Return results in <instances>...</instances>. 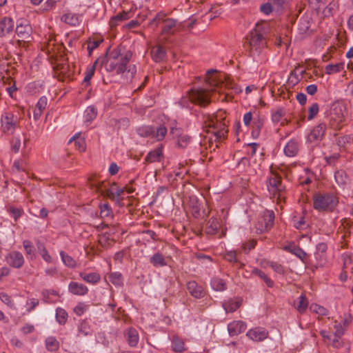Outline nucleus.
I'll return each mask as SVG.
<instances>
[{"instance_id":"79ce46f5","label":"nucleus","mask_w":353,"mask_h":353,"mask_svg":"<svg viewBox=\"0 0 353 353\" xmlns=\"http://www.w3.org/2000/svg\"><path fill=\"white\" fill-rule=\"evenodd\" d=\"M61 20L65 23L72 26H75L79 22L78 17L72 13H67L63 14L61 17Z\"/></svg>"},{"instance_id":"49530a36","label":"nucleus","mask_w":353,"mask_h":353,"mask_svg":"<svg viewBox=\"0 0 353 353\" xmlns=\"http://www.w3.org/2000/svg\"><path fill=\"white\" fill-rule=\"evenodd\" d=\"M56 318L60 324H65L68 319V313L62 308H57L56 310Z\"/></svg>"},{"instance_id":"473e14b6","label":"nucleus","mask_w":353,"mask_h":353,"mask_svg":"<svg viewBox=\"0 0 353 353\" xmlns=\"http://www.w3.org/2000/svg\"><path fill=\"white\" fill-rule=\"evenodd\" d=\"M224 258L225 260L230 263H236L238 268H241L244 266V263L239 261L236 258V251H228L225 255Z\"/></svg>"},{"instance_id":"72a5a7b5","label":"nucleus","mask_w":353,"mask_h":353,"mask_svg":"<svg viewBox=\"0 0 353 353\" xmlns=\"http://www.w3.org/2000/svg\"><path fill=\"white\" fill-rule=\"evenodd\" d=\"M212 288L216 291H223L227 289L226 283L220 278H214L211 281Z\"/></svg>"},{"instance_id":"ea45409f","label":"nucleus","mask_w":353,"mask_h":353,"mask_svg":"<svg viewBox=\"0 0 353 353\" xmlns=\"http://www.w3.org/2000/svg\"><path fill=\"white\" fill-rule=\"evenodd\" d=\"M310 310L319 316H326L328 314V310L325 307L316 303L311 304L310 306Z\"/></svg>"},{"instance_id":"20e7f679","label":"nucleus","mask_w":353,"mask_h":353,"mask_svg":"<svg viewBox=\"0 0 353 353\" xmlns=\"http://www.w3.org/2000/svg\"><path fill=\"white\" fill-rule=\"evenodd\" d=\"M207 132L211 133L209 137V148L215 150L219 147L218 143L225 139L228 134V125L225 122V112L219 110L216 114L209 117L205 121Z\"/></svg>"},{"instance_id":"b1692460","label":"nucleus","mask_w":353,"mask_h":353,"mask_svg":"<svg viewBox=\"0 0 353 353\" xmlns=\"http://www.w3.org/2000/svg\"><path fill=\"white\" fill-rule=\"evenodd\" d=\"M241 303L242 300L240 298L230 299L223 303V307L227 313L233 312L241 305Z\"/></svg>"},{"instance_id":"4be33fe9","label":"nucleus","mask_w":353,"mask_h":353,"mask_svg":"<svg viewBox=\"0 0 353 353\" xmlns=\"http://www.w3.org/2000/svg\"><path fill=\"white\" fill-rule=\"evenodd\" d=\"M125 337L126 339V341L128 343V345L130 347H136L139 343V336L138 331L133 327H129L128 328L125 333H124Z\"/></svg>"},{"instance_id":"cd10ccee","label":"nucleus","mask_w":353,"mask_h":353,"mask_svg":"<svg viewBox=\"0 0 353 353\" xmlns=\"http://www.w3.org/2000/svg\"><path fill=\"white\" fill-rule=\"evenodd\" d=\"M308 305L309 303L305 294H302L298 298L297 301L294 303L295 309L300 314H303L305 312L307 308L308 307Z\"/></svg>"},{"instance_id":"4d7b16f0","label":"nucleus","mask_w":353,"mask_h":353,"mask_svg":"<svg viewBox=\"0 0 353 353\" xmlns=\"http://www.w3.org/2000/svg\"><path fill=\"white\" fill-rule=\"evenodd\" d=\"M0 300L10 307H14V303L10 295L5 292L0 293Z\"/></svg>"},{"instance_id":"f03ea898","label":"nucleus","mask_w":353,"mask_h":353,"mask_svg":"<svg viewBox=\"0 0 353 353\" xmlns=\"http://www.w3.org/2000/svg\"><path fill=\"white\" fill-rule=\"evenodd\" d=\"M216 70H210L206 74V83L210 88V89H191L186 94L181 97L179 104L182 108H189L192 104H197L205 107L211 102V93L215 91V88L219 85V81L216 77L211 74L216 72Z\"/></svg>"},{"instance_id":"4c0bfd02","label":"nucleus","mask_w":353,"mask_h":353,"mask_svg":"<svg viewBox=\"0 0 353 353\" xmlns=\"http://www.w3.org/2000/svg\"><path fill=\"white\" fill-rule=\"evenodd\" d=\"M23 246L27 257H30L31 259H33L34 257V248L31 241L29 240H24L23 241Z\"/></svg>"},{"instance_id":"58836bf2","label":"nucleus","mask_w":353,"mask_h":353,"mask_svg":"<svg viewBox=\"0 0 353 353\" xmlns=\"http://www.w3.org/2000/svg\"><path fill=\"white\" fill-rule=\"evenodd\" d=\"M150 262L154 266H164L166 265L163 256L159 253L154 254L150 258Z\"/></svg>"},{"instance_id":"aec40b11","label":"nucleus","mask_w":353,"mask_h":353,"mask_svg":"<svg viewBox=\"0 0 353 353\" xmlns=\"http://www.w3.org/2000/svg\"><path fill=\"white\" fill-rule=\"evenodd\" d=\"M246 323L242 321H234L228 325L229 334L232 336H236L246 330Z\"/></svg>"},{"instance_id":"c9c22d12","label":"nucleus","mask_w":353,"mask_h":353,"mask_svg":"<svg viewBox=\"0 0 353 353\" xmlns=\"http://www.w3.org/2000/svg\"><path fill=\"white\" fill-rule=\"evenodd\" d=\"M172 349L176 352H181L185 350V343L182 339L178 336H173L172 339Z\"/></svg>"},{"instance_id":"ddd939ff","label":"nucleus","mask_w":353,"mask_h":353,"mask_svg":"<svg viewBox=\"0 0 353 353\" xmlns=\"http://www.w3.org/2000/svg\"><path fill=\"white\" fill-rule=\"evenodd\" d=\"M96 186L97 190L101 191L103 195L108 196L112 200H115L124 192V188L119 187L117 183L115 182L111 183L110 188L105 191L103 190V188L105 187L104 181L99 183L98 185H96Z\"/></svg>"},{"instance_id":"7ed1b4c3","label":"nucleus","mask_w":353,"mask_h":353,"mask_svg":"<svg viewBox=\"0 0 353 353\" xmlns=\"http://www.w3.org/2000/svg\"><path fill=\"white\" fill-rule=\"evenodd\" d=\"M132 53L130 50H125L121 47H117L107 52L104 57H100V66H104L107 72H115L122 74L126 72V67L131 59Z\"/></svg>"},{"instance_id":"f704fd0d","label":"nucleus","mask_w":353,"mask_h":353,"mask_svg":"<svg viewBox=\"0 0 353 353\" xmlns=\"http://www.w3.org/2000/svg\"><path fill=\"white\" fill-rule=\"evenodd\" d=\"M344 69L343 63H337L336 64H330L326 65L325 70L327 74H332L342 71Z\"/></svg>"},{"instance_id":"9b49d317","label":"nucleus","mask_w":353,"mask_h":353,"mask_svg":"<svg viewBox=\"0 0 353 353\" xmlns=\"http://www.w3.org/2000/svg\"><path fill=\"white\" fill-rule=\"evenodd\" d=\"M17 117L11 112H6L1 117V129L3 133L12 134L17 128Z\"/></svg>"},{"instance_id":"e433bc0d","label":"nucleus","mask_w":353,"mask_h":353,"mask_svg":"<svg viewBox=\"0 0 353 353\" xmlns=\"http://www.w3.org/2000/svg\"><path fill=\"white\" fill-rule=\"evenodd\" d=\"M60 255L61 256V259L63 263L69 268H73L77 265V263L75 260L68 254H67L65 252L61 251L60 252Z\"/></svg>"},{"instance_id":"39448f33","label":"nucleus","mask_w":353,"mask_h":353,"mask_svg":"<svg viewBox=\"0 0 353 353\" xmlns=\"http://www.w3.org/2000/svg\"><path fill=\"white\" fill-rule=\"evenodd\" d=\"M161 23L163 24L161 29L162 35H172L176 32L183 30V27H181V23L177 24L176 21L174 19L166 18V14L161 12L155 16L150 22L149 26L157 27Z\"/></svg>"},{"instance_id":"5fc2aeb1","label":"nucleus","mask_w":353,"mask_h":353,"mask_svg":"<svg viewBox=\"0 0 353 353\" xmlns=\"http://www.w3.org/2000/svg\"><path fill=\"white\" fill-rule=\"evenodd\" d=\"M97 114V110L93 106H89L85 110V118L87 121H92Z\"/></svg>"},{"instance_id":"393cba45","label":"nucleus","mask_w":353,"mask_h":353,"mask_svg":"<svg viewBox=\"0 0 353 353\" xmlns=\"http://www.w3.org/2000/svg\"><path fill=\"white\" fill-rule=\"evenodd\" d=\"M283 250L296 256L302 261H305V259H306V256H307L306 252L305 251H303L300 247L296 246L294 244H290L288 245H285L283 247Z\"/></svg>"},{"instance_id":"4468645a","label":"nucleus","mask_w":353,"mask_h":353,"mask_svg":"<svg viewBox=\"0 0 353 353\" xmlns=\"http://www.w3.org/2000/svg\"><path fill=\"white\" fill-rule=\"evenodd\" d=\"M326 125L325 123H320L315 126L307 136V141L317 143L321 141L325 135Z\"/></svg>"},{"instance_id":"dca6fc26","label":"nucleus","mask_w":353,"mask_h":353,"mask_svg":"<svg viewBox=\"0 0 353 353\" xmlns=\"http://www.w3.org/2000/svg\"><path fill=\"white\" fill-rule=\"evenodd\" d=\"M68 291L73 295L83 296L88 293L89 290L83 283L71 281L68 285Z\"/></svg>"},{"instance_id":"6ab92c4d","label":"nucleus","mask_w":353,"mask_h":353,"mask_svg":"<svg viewBox=\"0 0 353 353\" xmlns=\"http://www.w3.org/2000/svg\"><path fill=\"white\" fill-rule=\"evenodd\" d=\"M187 289L189 293L196 299L203 298L205 295L203 288L194 281H189L187 283Z\"/></svg>"},{"instance_id":"5701e85b","label":"nucleus","mask_w":353,"mask_h":353,"mask_svg":"<svg viewBox=\"0 0 353 353\" xmlns=\"http://www.w3.org/2000/svg\"><path fill=\"white\" fill-rule=\"evenodd\" d=\"M321 336L323 338L324 341H330V344L332 347L336 349H339L342 347L344 345V343L341 339V337H337L334 336V338L332 339L331 336L329 332L326 330H322L320 331Z\"/></svg>"},{"instance_id":"e2e57ef3","label":"nucleus","mask_w":353,"mask_h":353,"mask_svg":"<svg viewBox=\"0 0 353 353\" xmlns=\"http://www.w3.org/2000/svg\"><path fill=\"white\" fill-rule=\"evenodd\" d=\"M256 244V240H254V239L250 240L248 242H246L242 245V250L245 252H248L252 249L254 248Z\"/></svg>"},{"instance_id":"c03bdc74","label":"nucleus","mask_w":353,"mask_h":353,"mask_svg":"<svg viewBox=\"0 0 353 353\" xmlns=\"http://www.w3.org/2000/svg\"><path fill=\"white\" fill-rule=\"evenodd\" d=\"M8 212L14 218L15 222H17L19 218L23 214V210L22 208H14L13 206L8 207Z\"/></svg>"},{"instance_id":"13d9d810","label":"nucleus","mask_w":353,"mask_h":353,"mask_svg":"<svg viewBox=\"0 0 353 353\" xmlns=\"http://www.w3.org/2000/svg\"><path fill=\"white\" fill-rule=\"evenodd\" d=\"M285 114V111L283 108H279L272 114V120L274 123H279L281 121L282 117Z\"/></svg>"},{"instance_id":"69168bd1","label":"nucleus","mask_w":353,"mask_h":353,"mask_svg":"<svg viewBox=\"0 0 353 353\" xmlns=\"http://www.w3.org/2000/svg\"><path fill=\"white\" fill-rule=\"evenodd\" d=\"M47 103H48L47 98L46 97H41L39 99L35 107L37 108L38 109L41 110V111H43V110H45L46 108Z\"/></svg>"},{"instance_id":"7c9ffc66","label":"nucleus","mask_w":353,"mask_h":353,"mask_svg":"<svg viewBox=\"0 0 353 353\" xmlns=\"http://www.w3.org/2000/svg\"><path fill=\"white\" fill-rule=\"evenodd\" d=\"M46 347L50 352H56L59 349L60 344L57 339L54 336H49L45 341Z\"/></svg>"},{"instance_id":"09e8293b","label":"nucleus","mask_w":353,"mask_h":353,"mask_svg":"<svg viewBox=\"0 0 353 353\" xmlns=\"http://www.w3.org/2000/svg\"><path fill=\"white\" fill-rule=\"evenodd\" d=\"M353 143V138L351 135L341 137L337 140V144L340 148H345L347 144Z\"/></svg>"},{"instance_id":"603ef678","label":"nucleus","mask_w":353,"mask_h":353,"mask_svg":"<svg viewBox=\"0 0 353 353\" xmlns=\"http://www.w3.org/2000/svg\"><path fill=\"white\" fill-rule=\"evenodd\" d=\"M111 283L115 285H120L122 284V276L119 272H112L108 276Z\"/></svg>"},{"instance_id":"f3484780","label":"nucleus","mask_w":353,"mask_h":353,"mask_svg":"<svg viewBox=\"0 0 353 353\" xmlns=\"http://www.w3.org/2000/svg\"><path fill=\"white\" fill-rule=\"evenodd\" d=\"M246 336L254 341H262L268 336V332L262 327H255L250 330Z\"/></svg>"},{"instance_id":"6e6d98bb","label":"nucleus","mask_w":353,"mask_h":353,"mask_svg":"<svg viewBox=\"0 0 353 353\" xmlns=\"http://www.w3.org/2000/svg\"><path fill=\"white\" fill-rule=\"evenodd\" d=\"M319 111V105L316 103H313L308 109V120L313 119Z\"/></svg>"},{"instance_id":"0e129e2a","label":"nucleus","mask_w":353,"mask_h":353,"mask_svg":"<svg viewBox=\"0 0 353 353\" xmlns=\"http://www.w3.org/2000/svg\"><path fill=\"white\" fill-rule=\"evenodd\" d=\"M352 316L351 314H345L343 316V320L341 322H340L342 324V326L345 329H347V327L350 326V325L352 323Z\"/></svg>"},{"instance_id":"1a4fd4ad","label":"nucleus","mask_w":353,"mask_h":353,"mask_svg":"<svg viewBox=\"0 0 353 353\" xmlns=\"http://www.w3.org/2000/svg\"><path fill=\"white\" fill-rule=\"evenodd\" d=\"M137 132L141 137H151L157 141H161L167 134V128L163 125H160L157 129L151 126H143L138 128Z\"/></svg>"},{"instance_id":"a18cd8bd","label":"nucleus","mask_w":353,"mask_h":353,"mask_svg":"<svg viewBox=\"0 0 353 353\" xmlns=\"http://www.w3.org/2000/svg\"><path fill=\"white\" fill-rule=\"evenodd\" d=\"M101 59H97L94 63L93 65L87 70L85 76L84 77V82L88 83L94 75L95 68L100 65Z\"/></svg>"},{"instance_id":"8fccbe9b","label":"nucleus","mask_w":353,"mask_h":353,"mask_svg":"<svg viewBox=\"0 0 353 353\" xmlns=\"http://www.w3.org/2000/svg\"><path fill=\"white\" fill-rule=\"evenodd\" d=\"M128 14L127 12L119 13L117 14L115 17H112L110 21V25L112 28L116 26L117 22L122 21L128 19Z\"/></svg>"},{"instance_id":"864d4df0","label":"nucleus","mask_w":353,"mask_h":353,"mask_svg":"<svg viewBox=\"0 0 353 353\" xmlns=\"http://www.w3.org/2000/svg\"><path fill=\"white\" fill-rule=\"evenodd\" d=\"M310 6L315 10H319L324 7L326 0H307Z\"/></svg>"},{"instance_id":"338daca9","label":"nucleus","mask_w":353,"mask_h":353,"mask_svg":"<svg viewBox=\"0 0 353 353\" xmlns=\"http://www.w3.org/2000/svg\"><path fill=\"white\" fill-rule=\"evenodd\" d=\"M102 41V39L90 41L88 43V50L90 52L94 49L98 48Z\"/></svg>"},{"instance_id":"2eb2a0df","label":"nucleus","mask_w":353,"mask_h":353,"mask_svg":"<svg viewBox=\"0 0 353 353\" xmlns=\"http://www.w3.org/2000/svg\"><path fill=\"white\" fill-rule=\"evenodd\" d=\"M7 263L14 268H21L24 264V257L18 251L10 252L6 256Z\"/></svg>"},{"instance_id":"bb28decb","label":"nucleus","mask_w":353,"mask_h":353,"mask_svg":"<svg viewBox=\"0 0 353 353\" xmlns=\"http://www.w3.org/2000/svg\"><path fill=\"white\" fill-rule=\"evenodd\" d=\"M79 276L83 281L92 285L98 283L101 280V275L98 272H80Z\"/></svg>"},{"instance_id":"c756f323","label":"nucleus","mask_w":353,"mask_h":353,"mask_svg":"<svg viewBox=\"0 0 353 353\" xmlns=\"http://www.w3.org/2000/svg\"><path fill=\"white\" fill-rule=\"evenodd\" d=\"M299 152V145L295 141H289L284 149L285 154L288 157H294Z\"/></svg>"},{"instance_id":"052dcab7","label":"nucleus","mask_w":353,"mask_h":353,"mask_svg":"<svg viewBox=\"0 0 353 353\" xmlns=\"http://www.w3.org/2000/svg\"><path fill=\"white\" fill-rule=\"evenodd\" d=\"M270 267L275 272L279 274H284L285 272V268L281 264L276 262H271Z\"/></svg>"},{"instance_id":"bf43d9fd","label":"nucleus","mask_w":353,"mask_h":353,"mask_svg":"<svg viewBox=\"0 0 353 353\" xmlns=\"http://www.w3.org/2000/svg\"><path fill=\"white\" fill-rule=\"evenodd\" d=\"M88 306L83 302H79L74 308L73 311L77 316H81L87 310Z\"/></svg>"},{"instance_id":"a878e982","label":"nucleus","mask_w":353,"mask_h":353,"mask_svg":"<svg viewBox=\"0 0 353 353\" xmlns=\"http://www.w3.org/2000/svg\"><path fill=\"white\" fill-rule=\"evenodd\" d=\"M151 56L154 61L161 62L165 59V50L160 45L154 46L151 49Z\"/></svg>"},{"instance_id":"f8f14e48","label":"nucleus","mask_w":353,"mask_h":353,"mask_svg":"<svg viewBox=\"0 0 353 353\" xmlns=\"http://www.w3.org/2000/svg\"><path fill=\"white\" fill-rule=\"evenodd\" d=\"M274 220V214L272 211L264 212L256 224V232L261 233L269 231L273 226Z\"/></svg>"},{"instance_id":"f257e3e1","label":"nucleus","mask_w":353,"mask_h":353,"mask_svg":"<svg viewBox=\"0 0 353 353\" xmlns=\"http://www.w3.org/2000/svg\"><path fill=\"white\" fill-rule=\"evenodd\" d=\"M245 46L254 61L260 64L268 61V41L263 23H256L254 28L249 32L245 37Z\"/></svg>"},{"instance_id":"6e6552de","label":"nucleus","mask_w":353,"mask_h":353,"mask_svg":"<svg viewBox=\"0 0 353 353\" xmlns=\"http://www.w3.org/2000/svg\"><path fill=\"white\" fill-rule=\"evenodd\" d=\"M345 107L341 104L334 105L329 117L328 126L334 130H340L345 121L344 111Z\"/></svg>"},{"instance_id":"423d86ee","label":"nucleus","mask_w":353,"mask_h":353,"mask_svg":"<svg viewBox=\"0 0 353 353\" xmlns=\"http://www.w3.org/2000/svg\"><path fill=\"white\" fill-rule=\"evenodd\" d=\"M313 207L319 212H332L337 205V197L331 193L315 194L313 195Z\"/></svg>"},{"instance_id":"0eeeda50","label":"nucleus","mask_w":353,"mask_h":353,"mask_svg":"<svg viewBox=\"0 0 353 353\" xmlns=\"http://www.w3.org/2000/svg\"><path fill=\"white\" fill-rule=\"evenodd\" d=\"M267 187L270 195L277 200L285 199V187L281 183V177L271 172L267 181Z\"/></svg>"},{"instance_id":"a19ab883","label":"nucleus","mask_w":353,"mask_h":353,"mask_svg":"<svg viewBox=\"0 0 353 353\" xmlns=\"http://www.w3.org/2000/svg\"><path fill=\"white\" fill-rule=\"evenodd\" d=\"M334 178L336 183L340 185H345L349 181L347 174L343 171H337L335 172Z\"/></svg>"},{"instance_id":"412c9836","label":"nucleus","mask_w":353,"mask_h":353,"mask_svg":"<svg viewBox=\"0 0 353 353\" xmlns=\"http://www.w3.org/2000/svg\"><path fill=\"white\" fill-rule=\"evenodd\" d=\"M163 149L161 147H158L149 152L144 159V163H152L155 162H161L163 160Z\"/></svg>"},{"instance_id":"c85d7f7f","label":"nucleus","mask_w":353,"mask_h":353,"mask_svg":"<svg viewBox=\"0 0 353 353\" xmlns=\"http://www.w3.org/2000/svg\"><path fill=\"white\" fill-rule=\"evenodd\" d=\"M219 228L220 223L218 219L215 217H212L208 221L206 232L208 234H214L218 232Z\"/></svg>"},{"instance_id":"9d476101","label":"nucleus","mask_w":353,"mask_h":353,"mask_svg":"<svg viewBox=\"0 0 353 353\" xmlns=\"http://www.w3.org/2000/svg\"><path fill=\"white\" fill-rule=\"evenodd\" d=\"M32 28L28 23H19L16 27V34L17 35V44L19 47H26L28 43L31 41Z\"/></svg>"},{"instance_id":"a211bd4d","label":"nucleus","mask_w":353,"mask_h":353,"mask_svg":"<svg viewBox=\"0 0 353 353\" xmlns=\"http://www.w3.org/2000/svg\"><path fill=\"white\" fill-rule=\"evenodd\" d=\"M14 23L12 18L4 17L0 20V37H4L14 30Z\"/></svg>"},{"instance_id":"774afa93","label":"nucleus","mask_w":353,"mask_h":353,"mask_svg":"<svg viewBox=\"0 0 353 353\" xmlns=\"http://www.w3.org/2000/svg\"><path fill=\"white\" fill-rule=\"evenodd\" d=\"M21 147V141L18 138H13L11 141V148L14 152H18Z\"/></svg>"},{"instance_id":"37998d69","label":"nucleus","mask_w":353,"mask_h":353,"mask_svg":"<svg viewBox=\"0 0 353 353\" xmlns=\"http://www.w3.org/2000/svg\"><path fill=\"white\" fill-rule=\"evenodd\" d=\"M72 141L74 142L76 148L78 149L80 152H84L85 150L86 145L84 139H79L77 136H74L70 139L69 143Z\"/></svg>"},{"instance_id":"de8ad7c7","label":"nucleus","mask_w":353,"mask_h":353,"mask_svg":"<svg viewBox=\"0 0 353 353\" xmlns=\"http://www.w3.org/2000/svg\"><path fill=\"white\" fill-rule=\"evenodd\" d=\"M112 211L108 203H103L100 205V216L101 218L112 216Z\"/></svg>"},{"instance_id":"2f4dec72","label":"nucleus","mask_w":353,"mask_h":353,"mask_svg":"<svg viewBox=\"0 0 353 353\" xmlns=\"http://www.w3.org/2000/svg\"><path fill=\"white\" fill-rule=\"evenodd\" d=\"M252 274L255 275L261 278L269 288L274 286V281L270 279L263 271L258 268H253L252 270Z\"/></svg>"},{"instance_id":"3c124183","label":"nucleus","mask_w":353,"mask_h":353,"mask_svg":"<svg viewBox=\"0 0 353 353\" xmlns=\"http://www.w3.org/2000/svg\"><path fill=\"white\" fill-rule=\"evenodd\" d=\"M334 336L337 337H342L346 331V329L343 328L342 324L337 321H334Z\"/></svg>"},{"instance_id":"680f3d73","label":"nucleus","mask_w":353,"mask_h":353,"mask_svg":"<svg viewBox=\"0 0 353 353\" xmlns=\"http://www.w3.org/2000/svg\"><path fill=\"white\" fill-rule=\"evenodd\" d=\"M190 141V138L188 135H181L177 141V144L181 148H185Z\"/></svg>"}]
</instances>
